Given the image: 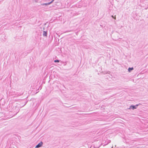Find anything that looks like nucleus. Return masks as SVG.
I'll return each instance as SVG.
<instances>
[{"label": "nucleus", "instance_id": "nucleus-14", "mask_svg": "<svg viewBox=\"0 0 148 148\" xmlns=\"http://www.w3.org/2000/svg\"><path fill=\"white\" fill-rule=\"evenodd\" d=\"M112 17H113V16H112Z\"/></svg>", "mask_w": 148, "mask_h": 148}, {"label": "nucleus", "instance_id": "nucleus-7", "mask_svg": "<svg viewBox=\"0 0 148 148\" xmlns=\"http://www.w3.org/2000/svg\"><path fill=\"white\" fill-rule=\"evenodd\" d=\"M41 5H48V4H47V3H46L42 4H41Z\"/></svg>", "mask_w": 148, "mask_h": 148}, {"label": "nucleus", "instance_id": "nucleus-10", "mask_svg": "<svg viewBox=\"0 0 148 148\" xmlns=\"http://www.w3.org/2000/svg\"><path fill=\"white\" fill-rule=\"evenodd\" d=\"M27 103V102H26L25 103V104L24 105V106H24V105H25V104H26V103Z\"/></svg>", "mask_w": 148, "mask_h": 148}, {"label": "nucleus", "instance_id": "nucleus-15", "mask_svg": "<svg viewBox=\"0 0 148 148\" xmlns=\"http://www.w3.org/2000/svg\"><path fill=\"white\" fill-rule=\"evenodd\" d=\"M113 148V146H112V147L111 148Z\"/></svg>", "mask_w": 148, "mask_h": 148}, {"label": "nucleus", "instance_id": "nucleus-3", "mask_svg": "<svg viewBox=\"0 0 148 148\" xmlns=\"http://www.w3.org/2000/svg\"><path fill=\"white\" fill-rule=\"evenodd\" d=\"M43 144V143L42 142H41L40 143H38L37 145L35 147V148H38L41 147Z\"/></svg>", "mask_w": 148, "mask_h": 148}, {"label": "nucleus", "instance_id": "nucleus-9", "mask_svg": "<svg viewBox=\"0 0 148 148\" xmlns=\"http://www.w3.org/2000/svg\"><path fill=\"white\" fill-rule=\"evenodd\" d=\"M90 148H94V145H91V146L90 147Z\"/></svg>", "mask_w": 148, "mask_h": 148}, {"label": "nucleus", "instance_id": "nucleus-8", "mask_svg": "<svg viewBox=\"0 0 148 148\" xmlns=\"http://www.w3.org/2000/svg\"><path fill=\"white\" fill-rule=\"evenodd\" d=\"M60 61L58 60H55L54 61V62H59Z\"/></svg>", "mask_w": 148, "mask_h": 148}, {"label": "nucleus", "instance_id": "nucleus-13", "mask_svg": "<svg viewBox=\"0 0 148 148\" xmlns=\"http://www.w3.org/2000/svg\"><path fill=\"white\" fill-rule=\"evenodd\" d=\"M110 142H109V143H107V144H106V145H107L108 144V143H110Z\"/></svg>", "mask_w": 148, "mask_h": 148}, {"label": "nucleus", "instance_id": "nucleus-5", "mask_svg": "<svg viewBox=\"0 0 148 148\" xmlns=\"http://www.w3.org/2000/svg\"><path fill=\"white\" fill-rule=\"evenodd\" d=\"M134 69V68L132 67L131 68L129 67L128 69V71L129 72H130L131 71Z\"/></svg>", "mask_w": 148, "mask_h": 148}, {"label": "nucleus", "instance_id": "nucleus-11", "mask_svg": "<svg viewBox=\"0 0 148 148\" xmlns=\"http://www.w3.org/2000/svg\"><path fill=\"white\" fill-rule=\"evenodd\" d=\"M106 145H106H103V146H105Z\"/></svg>", "mask_w": 148, "mask_h": 148}, {"label": "nucleus", "instance_id": "nucleus-1", "mask_svg": "<svg viewBox=\"0 0 148 148\" xmlns=\"http://www.w3.org/2000/svg\"><path fill=\"white\" fill-rule=\"evenodd\" d=\"M102 145V143L100 141L96 142L94 145V148H99L101 145Z\"/></svg>", "mask_w": 148, "mask_h": 148}, {"label": "nucleus", "instance_id": "nucleus-4", "mask_svg": "<svg viewBox=\"0 0 148 148\" xmlns=\"http://www.w3.org/2000/svg\"><path fill=\"white\" fill-rule=\"evenodd\" d=\"M43 35L44 36H47V32H46V31H44L43 32Z\"/></svg>", "mask_w": 148, "mask_h": 148}, {"label": "nucleus", "instance_id": "nucleus-12", "mask_svg": "<svg viewBox=\"0 0 148 148\" xmlns=\"http://www.w3.org/2000/svg\"><path fill=\"white\" fill-rule=\"evenodd\" d=\"M110 142H109V143H107V144H106V145H107L108 144V143H110Z\"/></svg>", "mask_w": 148, "mask_h": 148}, {"label": "nucleus", "instance_id": "nucleus-2", "mask_svg": "<svg viewBox=\"0 0 148 148\" xmlns=\"http://www.w3.org/2000/svg\"><path fill=\"white\" fill-rule=\"evenodd\" d=\"M141 105V104L139 103V104H136L135 106L131 105L130 106V107L128 108V109H132V110H134V109H136L138 106Z\"/></svg>", "mask_w": 148, "mask_h": 148}, {"label": "nucleus", "instance_id": "nucleus-6", "mask_svg": "<svg viewBox=\"0 0 148 148\" xmlns=\"http://www.w3.org/2000/svg\"><path fill=\"white\" fill-rule=\"evenodd\" d=\"M54 1V0H52L50 2H49V3H47L48 5L50 4L51 3H52Z\"/></svg>", "mask_w": 148, "mask_h": 148}]
</instances>
